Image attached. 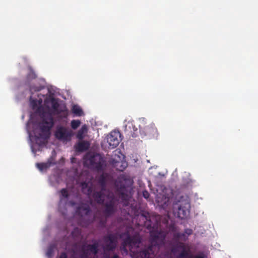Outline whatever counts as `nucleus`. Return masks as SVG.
<instances>
[{
	"label": "nucleus",
	"instance_id": "obj_14",
	"mask_svg": "<svg viewBox=\"0 0 258 258\" xmlns=\"http://www.w3.org/2000/svg\"><path fill=\"white\" fill-rule=\"evenodd\" d=\"M90 163L97 171H101L103 169L105 161L100 154H97L91 157Z\"/></svg>",
	"mask_w": 258,
	"mask_h": 258
},
{
	"label": "nucleus",
	"instance_id": "obj_5",
	"mask_svg": "<svg viewBox=\"0 0 258 258\" xmlns=\"http://www.w3.org/2000/svg\"><path fill=\"white\" fill-rule=\"evenodd\" d=\"M131 230L134 232L131 234L130 230L122 233L121 237H125L122 240V246L123 249H125L128 247L130 249L133 247H139V244L141 242V238L139 233L137 232H134L133 229Z\"/></svg>",
	"mask_w": 258,
	"mask_h": 258
},
{
	"label": "nucleus",
	"instance_id": "obj_16",
	"mask_svg": "<svg viewBox=\"0 0 258 258\" xmlns=\"http://www.w3.org/2000/svg\"><path fill=\"white\" fill-rule=\"evenodd\" d=\"M138 128L132 122H128L125 126V134L130 137L135 138L137 136Z\"/></svg>",
	"mask_w": 258,
	"mask_h": 258
},
{
	"label": "nucleus",
	"instance_id": "obj_34",
	"mask_svg": "<svg viewBox=\"0 0 258 258\" xmlns=\"http://www.w3.org/2000/svg\"><path fill=\"white\" fill-rule=\"evenodd\" d=\"M91 191H92V189H91V188L90 187H89L88 188V195L90 194H91Z\"/></svg>",
	"mask_w": 258,
	"mask_h": 258
},
{
	"label": "nucleus",
	"instance_id": "obj_24",
	"mask_svg": "<svg viewBox=\"0 0 258 258\" xmlns=\"http://www.w3.org/2000/svg\"><path fill=\"white\" fill-rule=\"evenodd\" d=\"M71 235L75 241L80 240L82 238L81 231L77 227L74 229L71 233Z\"/></svg>",
	"mask_w": 258,
	"mask_h": 258
},
{
	"label": "nucleus",
	"instance_id": "obj_7",
	"mask_svg": "<svg viewBox=\"0 0 258 258\" xmlns=\"http://www.w3.org/2000/svg\"><path fill=\"white\" fill-rule=\"evenodd\" d=\"M28 72L27 74L25 83L29 87V90L32 95L36 92H39L44 88V86L41 85H31L33 80H35L37 76L31 67H28Z\"/></svg>",
	"mask_w": 258,
	"mask_h": 258
},
{
	"label": "nucleus",
	"instance_id": "obj_1",
	"mask_svg": "<svg viewBox=\"0 0 258 258\" xmlns=\"http://www.w3.org/2000/svg\"><path fill=\"white\" fill-rule=\"evenodd\" d=\"M141 217L144 221L145 225L150 232V244L145 246L139 252L140 258H152L151 255H154L155 252L159 249V246L164 244L165 239L167 235L165 231L161 229L160 223L157 222L152 225L149 223L151 220L144 214H142Z\"/></svg>",
	"mask_w": 258,
	"mask_h": 258
},
{
	"label": "nucleus",
	"instance_id": "obj_6",
	"mask_svg": "<svg viewBox=\"0 0 258 258\" xmlns=\"http://www.w3.org/2000/svg\"><path fill=\"white\" fill-rule=\"evenodd\" d=\"M76 212L78 213V215L85 219L84 223L82 224L83 226H87L95 220V216L91 217V210L89 206L86 204H82L78 206L77 208Z\"/></svg>",
	"mask_w": 258,
	"mask_h": 258
},
{
	"label": "nucleus",
	"instance_id": "obj_30",
	"mask_svg": "<svg viewBox=\"0 0 258 258\" xmlns=\"http://www.w3.org/2000/svg\"><path fill=\"white\" fill-rule=\"evenodd\" d=\"M143 197L146 199H148L150 197V194L147 190H145L143 191Z\"/></svg>",
	"mask_w": 258,
	"mask_h": 258
},
{
	"label": "nucleus",
	"instance_id": "obj_21",
	"mask_svg": "<svg viewBox=\"0 0 258 258\" xmlns=\"http://www.w3.org/2000/svg\"><path fill=\"white\" fill-rule=\"evenodd\" d=\"M53 163L50 159H49L47 162L45 163H36V167L41 171L47 170L52 165Z\"/></svg>",
	"mask_w": 258,
	"mask_h": 258
},
{
	"label": "nucleus",
	"instance_id": "obj_33",
	"mask_svg": "<svg viewBox=\"0 0 258 258\" xmlns=\"http://www.w3.org/2000/svg\"><path fill=\"white\" fill-rule=\"evenodd\" d=\"M68 254L66 252L61 253L60 257L59 258H68Z\"/></svg>",
	"mask_w": 258,
	"mask_h": 258
},
{
	"label": "nucleus",
	"instance_id": "obj_36",
	"mask_svg": "<svg viewBox=\"0 0 258 258\" xmlns=\"http://www.w3.org/2000/svg\"><path fill=\"white\" fill-rule=\"evenodd\" d=\"M189 258H192V257H189ZM194 258H204V257H202L201 256H197L195 257Z\"/></svg>",
	"mask_w": 258,
	"mask_h": 258
},
{
	"label": "nucleus",
	"instance_id": "obj_19",
	"mask_svg": "<svg viewBox=\"0 0 258 258\" xmlns=\"http://www.w3.org/2000/svg\"><path fill=\"white\" fill-rule=\"evenodd\" d=\"M103 191H95L92 195V197L97 203L99 204H103L104 201V196L103 193Z\"/></svg>",
	"mask_w": 258,
	"mask_h": 258
},
{
	"label": "nucleus",
	"instance_id": "obj_32",
	"mask_svg": "<svg viewBox=\"0 0 258 258\" xmlns=\"http://www.w3.org/2000/svg\"><path fill=\"white\" fill-rule=\"evenodd\" d=\"M192 231L191 229H186L184 231V233L186 234V235H187L188 236L190 235L191 234Z\"/></svg>",
	"mask_w": 258,
	"mask_h": 258
},
{
	"label": "nucleus",
	"instance_id": "obj_26",
	"mask_svg": "<svg viewBox=\"0 0 258 258\" xmlns=\"http://www.w3.org/2000/svg\"><path fill=\"white\" fill-rule=\"evenodd\" d=\"M73 113L78 116H82L83 114L82 108L78 105H74L72 107Z\"/></svg>",
	"mask_w": 258,
	"mask_h": 258
},
{
	"label": "nucleus",
	"instance_id": "obj_9",
	"mask_svg": "<svg viewBox=\"0 0 258 258\" xmlns=\"http://www.w3.org/2000/svg\"><path fill=\"white\" fill-rule=\"evenodd\" d=\"M190 208V205L189 201L187 200H183L179 202V204H177V210H175V208H174V212L178 218L183 219L189 215Z\"/></svg>",
	"mask_w": 258,
	"mask_h": 258
},
{
	"label": "nucleus",
	"instance_id": "obj_15",
	"mask_svg": "<svg viewBox=\"0 0 258 258\" xmlns=\"http://www.w3.org/2000/svg\"><path fill=\"white\" fill-rule=\"evenodd\" d=\"M113 178L112 176L107 173H103L98 178V183L100 186L102 191H105L107 183L112 181Z\"/></svg>",
	"mask_w": 258,
	"mask_h": 258
},
{
	"label": "nucleus",
	"instance_id": "obj_4",
	"mask_svg": "<svg viewBox=\"0 0 258 258\" xmlns=\"http://www.w3.org/2000/svg\"><path fill=\"white\" fill-rule=\"evenodd\" d=\"M42 121L39 124L40 133L37 136L38 138L47 139L50 136V131L53 127L54 122L53 117L50 113L42 114Z\"/></svg>",
	"mask_w": 258,
	"mask_h": 258
},
{
	"label": "nucleus",
	"instance_id": "obj_31",
	"mask_svg": "<svg viewBox=\"0 0 258 258\" xmlns=\"http://www.w3.org/2000/svg\"><path fill=\"white\" fill-rule=\"evenodd\" d=\"M81 187L83 190H84L86 188H88V183L86 182H83L81 183Z\"/></svg>",
	"mask_w": 258,
	"mask_h": 258
},
{
	"label": "nucleus",
	"instance_id": "obj_27",
	"mask_svg": "<svg viewBox=\"0 0 258 258\" xmlns=\"http://www.w3.org/2000/svg\"><path fill=\"white\" fill-rule=\"evenodd\" d=\"M56 248V246L54 244H50L47 249L46 252V256L48 257H52Z\"/></svg>",
	"mask_w": 258,
	"mask_h": 258
},
{
	"label": "nucleus",
	"instance_id": "obj_23",
	"mask_svg": "<svg viewBox=\"0 0 258 258\" xmlns=\"http://www.w3.org/2000/svg\"><path fill=\"white\" fill-rule=\"evenodd\" d=\"M50 101L52 108L54 112L57 114L60 113L62 111V110H60L58 109L59 104L55 98H51L50 99Z\"/></svg>",
	"mask_w": 258,
	"mask_h": 258
},
{
	"label": "nucleus",
	"instance_id": "obj_3",
	"mask_svg": "<svg viewBox=\"0 0 258 258\" xmlns=\"http://www.w3.org/2000/svg\"><path fill=\"white\" fill-rule=\"evenodd\" d=\"M99 243L95 240L92 244L75 243L72 245L70 252V258H76L77 255H80V258H89V256L96 255L99 250Z\"/></svg>",
	"mask_w": 258,
	"mask_h": 258
},
{
	"label": "nucleus",
	"instance_id": "obj_12",
	"mask_svg": "<svg viewBox=\"0 0 258 258\" xmlns=\"http://www.w3.org/2000/svg\"><path fill=\"white\" fill-rule=\"evenodd\" d=\"M104 245L103 249L104 251H109L113 250L116 246L117 237L114 234H108L103 237Z\"/></svg>",
	"mask_w": 258,
	"mask_h": 258
},
{
	"label": "nucleus",
	"instance_id": "obj_10",
	"mask_svg": "<svg viewBox=\"0 0 258 258\" xmlns=\"http://www.w3.org/2000/svg\"><path fill=\"white\" fill-rule=\"evenodd\" d=\"M56 139L62 141H70L73 136L72 130L62 126H57L54 133Z\"/></svg>",
	"mask_w": 258,
	"mask_h": 258
},
{
	"label": "nucleus",
	"instance_id": "obj_2",
	"mask_svg": "<svg viewBox=\"0 0 258 258\" xmlns=\"http://www.w3.org/2000/svg\"><path fill=\"white\" fill-rule=\"evenodd\" d=\"M188 236L184 233L177 232L174 234L171 244V250L174 254H179L177 258H187L190 252V247L188 244L180 242L185 241Z\"/></svg>",
	"mask_w": 258,
	"mask_h": 258
},
{
	"label": "nucleus",
	"instance_id": "obj_37",
	"mask_svg": "<svg viewBox=\"0 0 258 258\" xmlns=\"http://www.w3.org/2000/svg\"><path fill=\"white\" fill-rule=\"evenodd\" d=\"M68 249V250L69 251L70 249H69V246L68 245H67L66 246V249Z\"/></svg>",
	"mask_w": 258,
	"mask_h": 258
},
{
	"label": "nucleus",
	"instance_id": "obj_29",
	"mask_svg": "<svg viewBox=\"0 0 258 258\" xmlns=\"http://www.w3.org/2000/svg\"><path fill=\"white\" fill-rule=\"evenodd\" d=\"M81 124V121L79 120H73L71 121V125L73 129H77Z\"/></svg>",
	"mask_w": 258,
	"mask_h": 258
},
{
	"label": "nucleus",
	"instance_id": "obj_8",
	"mask_svg": "<svg viewBox=\"0 0 258 258\" xmlns=\"http://www.w3.org/2000/svg\"><path fill=\"white\" fill-rule=\"evenodd\" d=\"M129 182H130V179L124 174L120 175L115 182V185L120 192V198L125 202H128V196L124 193L123 191Z\"/></svg>",
	"mask_w": 258,
	"mask_h": 258
},
{
	"label": "nucleus",
	"instance_id": "obj_18",
	"mask_svg": "<svg viewBox=\"0 0 258 258\" xmlns=\"http://www.w3.org/2000/svg\"><path fill=\"white\" fill-rule=\"evenodd\" d=\"M75 146L76 149L79 152H84L89 149L90 144L89 141L84 140H80Z\"/></svg>",
	"mask_w": 258,
	"mask_h": 258
},
{
	"label": "nucleus",
	"instance_id": "obj_13",
	"mask_svg": "<svg viewBox=\"0 0 258 258\" xmlns=\"http://www.w3.org/2000/svg\"><path fill=\"white\" fill-rule=\"evenodd\" d=\"M106 140L108 148L114 149L119 145L121 140V134L119 131H112L107 136Z\"/></svg>",
	"mask_w": 258,
	"mask_h": 258
},
{
	"label": "nucleus",
	"instance_id": "obj_20",
	"mask_svg": "<svg viewBox=\"0 0 258 258\" xmlns=\"http://www.w3.org/2000/svg\"><path fill=\"white\" fill-rule=\"evenodd\" d=\"M88 133V127L86 124L83 125L81 128L78 131L76 138L79 140H83Z\"/></svg>",
	"mask_w": 258,
	"mask_h": 258
},
{
	"label": "nucleus",
	"instance_id": "obj_35",
	"mask_svg": "<svg viewBox=\"0 0 258 258\" xmlns=\"http://www.w3.org/2000/svg\"><path fill=\"white\" fill-rule=\"evenodd\" d=\"M106 258H110V257H106ZM111 258H119L118 256L117 255H114Z\"/></svg>",
	"mask_w": 258,
	"mask_h": 258
},
{
	"label": "nucleus",
	"instance_id": "obj_25",
	"mask_svg": "<svg viewBox=\"0 0 258 258\" xmlns=\"http://www.w3.org/2000/svg\"><path fill=\"white\" fill-rule=\"evenodd\" d=\"M30 99L31 105L34 109L38 107V106H40L42 102L41 99H40L39 100H37L36 99H33L32 96L30 97Z\"/></svg>",
	"mask_w": 258,
	"mask_h": 258
},
{
	"label": "nucleus",
	"instance_id": "obj_28",
	"mask_svg": "<svg viewBox=\"0 0 258 258\" xmlns=\"http://www.w3.org/2000/svg\"><path fill=\"white\" fill-rule=\"evenodd\" d=\"M156 132V129L152 126H147L145 128V135H150Z\"/></svg>",
	"mask_w": 258,
	"mask_h": 258
},
{
	"label": "nucleus",
	"instance_id": "obj_17",
	"mask_svg": "<svg viewBox=\"0 0 258 258\" xmlns=\"http://www.w3.org/2000/svg\"><path fill=\"white\" fill-rule=\"evenodd\" d=\"M112 164L113 166L119 171H123L126 168L127 165L126 162L117 160L115 158L112 159Z\"/></svg>",
	"mask_w": 258,
	"mask_h": 258
},
{
	"label": "nucleus",
	"instance_id": "obj_11",
	"mask_svg": "<svg viewBox=\"0 0 258 258\" xmlns=\"http://www.w3.org/2000/svg\"><path fill=\"white\" fill-rule=\"evenodd\" d=\"M105 209L103 213L105 215V218H101L99 220V225L101 227H104L105 226L107 218L112 215L114 212V203L113 201H110L104 204Z\"/></svg>",
	"mask_w": 258,
	"mask_h": 258
},
{
	"label": "nucleus",
	"instance_id": "obj_22",
	"mask_svg": "<svg viewBox=\"0 0 258 258\" xmlns=\"http://www.w3.org/2000/svg\"><path fill=\"white\" fill-rule=\"evenodd\" d=\"M59 203H62L63 201L65 203L69 197V193L67 188H62L59 191Z\"/></svg>",
	"mask_w": 258,
	"mask_h": 258
}]
</instances>
